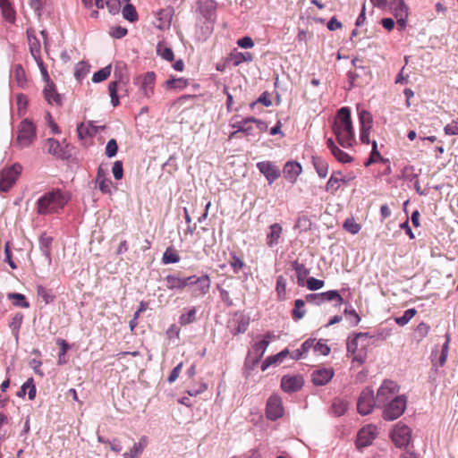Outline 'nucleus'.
Segmentation results:
<instances>
[{
    "label": "nucleus",
    "mask_w": 458,
    "mask_h": 458,
    "mask_svg": "<svg viewBox=\"0 0 458 458\" xmlns=\"http://www.w3.org/2000/svg\"><path fill=\"white\" fill-rule=\"evenodd\" d=\"M333 131L338 143L343 148H351L355 142L354 130L351 120V112L348 107L338 110L333 125Z\"/></svg>",
    "instance_id": "1"
},
{
    "label": "nucleus",
    "mask_w": 458,
    "mask_h": 458,
    "mask_svg": "<svg viewBox=\"0 0 458 458\" xmlns=\"http://www.w3.org/2000/svg\"><path fill=\"white\" fill-rule=\"evenodd\" d=\"M70 199L67 192L53 190L46 192L37 201V213L41 216L57 213Z\"/></svg>",
    "instance_id": "2"
},
{
    "label": "nucleus",
    "mask_w": 458,
    "mask_h": 458,
    "mask_svg": "<svg viewBox=\"0 0 458 458\" xmlns=\"http://www.w3.org/2000/svg\"><path fill=\"white\" fill-rule=\"evenodd\" d=\"M36 136L35 124L30 120L24 119L18 125L17 137L13 145L21 149L28 148L33 143Z\"/></svg>",
    "instance_id": "3"
},
{
    "label": "nucleus",
    "mask_w": 458,
    "mask_h": 458,
    "mask_svg": "<svg viewBox=\"0 0 458 458\" xmlns=\"http://www.w3.org/2000/svg\"><path fill=\"white\" fill-rule=\"evenodd\" d=\"M406 398L403 395L395 396L384 406L383 417L386 420H394L405 411Z\"/></svg>",
    "instance_id": "4"
},
{
    "label": "nucleus",
    "mask_w": 458,
    "mask_h": 458,
    "mask_svg": "<svg viewBox=\"0 0 458 458\" xmlns=\"http://www.w3.org/2000/svg\"><path fill=\"white\" fill-rule=\"evenodd\" d=\"M21 165L13 164L12 166L0 171V191H7L15 183L21 173Z\"/></svg>",
    "instance_id": "5"
},
{
    "label": "nucleus",
    "mask_w": 458,
    "mask_h": 458,
    "mask_svg": "<svg viewBox=\"0 0 458 458\" xmlns=\"http://www.w3.org/2000/svg\"><path fill=\"white\" fill-rule=\"evenodd\" d=\"M399 387L397 384L392 380H385L377 390V406L385 405L387 402L398 395Z\"/></svg>",
    "instance_id": "6"
},
{
    "label": "nucleus",
    "mask_w": 458,
    "mask_h": 458,
    "mask_svg": "<svg viewBox=\"0 0 458 458\" xmlns=\"http://www.w3.org/2000/svg\"><path fill=\"white\" fill-rule=\"evenodd\" d=\"M375 405H377V403L374 392L369 387H366L362 390L357 401L358 412L363 416L368 415L372 411Z\"/></svg>",
    "instance_id": "7"
},
{
    "label": "nucleus",
    "mask_w": 458,
    "mask_h": 458,
    "mask_svg": "<svg viewBox=\"0 0 458 458\" xmlns=\"http://www.w3.org/2000/svg\"><path fill=\"white\" fill-rule=\"evenodd\" d=\"M266 414L270 420H276L283 416L284 408L282 399L278 394H272L267 403Z\"/></svg>",
    "instance_id": "8"
},
{
    "label": "nucleus",
    "mask_w": 458,
    "mask_h": 458,
    "mask_svg": "<svg viewBox=\"0 0 458 458\" xmlns=\"http://www.w3.org/2000/svg\"><path fill=\"white\" fill-rule=\"evenodd\" d=\"M391 437L396 446L405 447L411 440V429L406 425L397 424L392 431Z\"/></svg>",
    "instance_id": "9"
},
{
    "label": "nucleus",
    "mask_w": 458,
    "mask_h": 458,
    "mask_svg": "<svg viewBox=\"0 0 458 458\" xmlns=\"http://www.w3.org/2000/svg\"><path fill=\"white\" fill-rule=\"evenodd\" d=\"M257 167L264 174L269 184H272L280 177L279 168L270 161L259 162Z\"/></svg>",
    "instance_id": "10"
},
{
    "label": "nucleus",
    "mask_w": 458,
    "mask_h": 458,
    "mask_svg": "<svg viewBox=\"0 0 458 458\" xmlns=\"http://www.w3.org/2000/svg\"><path fill=\"white\" fill-rule=\"evenodd\" d=\"M272 337V335L270 333H267L266 336L261 339L260 341L254 344L252 346L251 351L249 352L248 358L251 359L253 358V363H258L262 356L264 355L268 344L270 338Z\"/></svg>",
    "instance_id": "11"
},
{
    "label": "nucleus",
    "mask_w": 458,
    "mask_h": 458,
    "mask_svg": "<svg viewBox=\"0 0 458 458\" xmlns=\"http://www.w3.org/2000/svg\"><path fill=\"white\" fill-rule=\"evenodd\" d=\"M377 434V428L376 426L368 425L366 427H363L358 432V437H357L358 446L365 447V446L369 445L372 443V441L375 439Z\"/></svg>",
    "instance_id": "12"
},
{
    "label": "nucleus",
    "mask_w": 458,
    "mask_h": 458,
    "mask_svg": "<svg viewBox=\"0 0 458 458\" xmlns=\"http://www.w3.org/2000/svg\"><path fill=\"white\" fill-rule=\"evenodd\" d=\"M195 278V276H188V277H179L175 275H168L164 278V282L165 287L168 290H182L189 284H191V280Z\"/></svg>",
    "instance_id": "13"
},
{
    "label": "nucleus",
    "mask_w": 458,
    "mask_h": 458,
    "mask_svg": "<svg viewBox=\"0 0 458 458\" xmlns=\"http://www.w3.org/2000/svg\"><path fill=\"white\" fill-rule=\"evenodd\" d=\"M191 284H196V287L192 291V296L199 297L207 294L210 289V278L207 275H203L199 277L195 276V278L191 280Z\"/></svg>",
    "instance_id": "14"
},
{
    "label": "nucleus",
    "mask_w": 458,
    "mask_h": 458,
    "mask_svg": "<svg viewBox=\"0 0 458 458\" xmlns=\"http://www.w3.org/2000/svg\"><path fill=\"white\" fill-rule=\"evenodd\" d=\"M283 233V227L280 224L275 223L268 227L266 236V244L269 248L278 245Z\"/></svg>",
    "instance_id": "15"
},
{
    "label": "nucleus",
    "mask_w": 458,
    "mask_h": 458,
    "mask_svg": "<svg viewBox=\"0 0 458 458\" xmlns=\"http://www.w3.org/2000/svg\"><path fill=\"white\" fill-rule=\"evenodd\" d=\"M334 376V370L331 368H322L313 371L311 377L316 386H324L327 384Z\"/></svg>",
    "instance_id": "16"
},
{
    "label": "nucleus",
    "mask_w": 458,
    "mask_h": 458,
    "mask_svg": "<svg viewBox=\"0 0 458 458\" xmlns=\"http://www.w3.org/2000/svg\"><path fill=\"white\" fill-rule=\"evenodd\" d=\"M249 321L242 314H235L233 318L229 321L228 327L233 335L244 333L247 330Z\"/></svg>",
    "instance_id": "17"
},
{
    "label": "nucleus",
    "mask_w": 458,
    "mask_h": 458,
    "mask_svg": "<svg viewBox=\"0 0 458 458\" xmlns=\"http://www.w3.org/2000/svg\"><path fill=\"white\" fill-rule=\"evenodd\" d=\"M173 8H166L158 11L157 13V19L158 21L157 28L161 30L169 29L173 19Z\"/></svg>",
    "instance_id": "18"
},
{
    "label": "nucleus",
    "mask_w": 458,
    "mask_h": 458,
    "mask_svg": "<svg viewBox=\"0 0 458 458\" xmlns=\"http://www.w3.org/2000/svg\"><path fill=\"white\" fill-rule=\"evenodd\" d=\"M284 176L290 182H294L301 173V166L299 163L289 161L284 166Z\"/></svg>",
    "instance_id": "19"
},
{
    "label": "nucleus",
    "mask_w": 458,
    "mask_h": 458,
    "mask_svg": "<svg viewBox=\"0 0 458 458\" xmlns=\"http://www.w3.org/2000/svg\"><path fill=\"white\" fill-rule=\"evenodd\" d=\"M251 121H254V117H248L241 121H234L231 123V126L237 129V131L243 132L247 136H254V125H252Z\"/></svg>",
    "instance_id": "20"
},
{
    "label": "nucleus",
    "mask_w": 458,
    "mask_h": 458,
    "mask_svg": "<svg viewBox=\"0 0 458 458\" xmlns=\"http://www.w3.org/2000/svg\"><path fill=\"white\" fill-rule=\"evenodd\" d=\"M302 386L301 377H283L281 380V387L284 392L291 393L299 390Z\"/></svg>",
    "instance_id": "21"
},
{
    "label": "nucleus",
    "mask_w": 458,
    "mask_h": 458,
    "mask_svg": "<svg viewBox=\"0 0 458 458\" xmlns=\"http://www.w3.org/2000/svg\"><path fill=\"white\" fill-rule=\"evenodd\" d=\"M43 94H44L45 99L49 104H55L56 106L62 105V97L60 94H58L56 92L55 85L52 81L46 83V86L43 90Z\"/></svg>",
    "instance_id": "22"
},
{
    "label": "nucleus",
    "mask_w": 458,
    "mask_h": 458,
    "mask_svg": "<svg viewBox=\"0 0 458 458\" xmlns=\"http://www.w3.org/2000/svg\"><path fill=\"white\" fill-rule=\"evenodd\" d=\"M52 242H53V238L45 233H42L39 237V250L48 265L51 263Z\"/></svg>",
    "instance_id": "23"
},
{
    "label": "nucleus",
    "mask_w": 458,
    "mask_h": 458,
    "mask_svg": "<svg viewBox=\"0 0 458 458\" xmlns=\"http://www.w3.org/2000/svg\"><path fill=\"white\" fill-rule=\"evenodd\" d=\"M156 75L153 72H147L141 82V90L146 98H150L153 94Z\"/></svg>",
    "instance_id": "24"
},
{
    "label": "nucleus",
    "mask_w": 458,
    "mask_h": 458,
    "mask_svg": "<svg viewBox=\"0 0 458 458\" xmlns=\"http://www.w3.org/2000/svg\"><path fill=\"white\" fill-rule=\"evenodd\" d=\"M147 444V437L145 436L141 437L140 441L135 443L130 451L123 454V458H138L143 453Z\"/></svg>",
    "instance_id": "25"
},
{
    "label": "nucleus",
    "mask_w": 458,
    "mask_h": 458,
    "mask_svg": "<svg viewBox=\"0 0 458 458\" xmlns=\"http://www.w3.org/2000/svg\"><path fill=\"white\" fill-rule=\"evenodd\" d=\"M28 41H29V47L30 52L34 58L35 61H40L41 55H40V43L39 40L37 38L36 36L32 35V33L28 30Z\"/></svg>",
    "instance_id": "26"
},
{
    "label": "nucleus",
    "mask_w": 458,
    "mask_h": 458,
    "mask_svg": "<svg viewBox=\"0 0 458 458\" xmlns=\"http://www.w3.org/2000/svg\"><path fill=\"white\" fill-rule=\"evenodd\" d=\"M341 174L340 172L338 173H334L331 177L329 178V180L327 181V186H326V190L327 191H331V192H335L336 191L340 185H341V182H347L350 181V178H347L345 176H337Z\"/></svg>",
    "instance_id": "27"
},
{
    "label": "nucleus",
    "mask_w": 458,
    "mask_h": 458,
    "mask_svg": "<svg viewBox=\"0 0 458 458\" xmlns=\"http://www.w3.org/2000/svg\"><path fill=\"white\" fill-rule=\"evenodd\" d=\"M292 267L296 272L298 284L300 286H304L306 284L305 278L310 274V270L297 260L293 262Z\"/></svg>",
    "instance_id": "28"
},
{
    "label": "nucleus",
    "mask_w": 458,
    "mask_h": 458,
    "mask_svg": "<svg viewBox=\"0 0 458 458\" xmlns=\"http://www.w3.org/2000/svg\"><path fill=\"white\" fill-rule=\"evenodd\" d=\"M28 393V397L30 400H33L36 396V387L33 384V379H28L18 391L17 395L19 397H22Z\"/></svg>",
    "instance_id": "29"
},
{
    "label": "nucleus",
    "mask_w": 458,
    "mask_h": 458,
    "mask_svg": "<svg viewBox=\"0 0 458 458\" xmlns=\"http://www.w3.org/2000/svg\"><path fill=\"white\" fill-rule=\"evenodd\" d=\"M367 337H369L368 333H357L354 335L353 338H349L347 342V352L355 354L357 352H359V340Z\"/></svg>",
    "instance_id": "30"
},
{
    "label": "nucleus",
    "mask_w": 458,
    "mask_h": 458,
    "mask_svg": "<svg viewBox=\"0 0 458 458\" xmlns=\"http://www.w3.org/2000/svg\"><path fill=\"white\" fill-rule=\"evenodd\" d=\"M47 146V151L50 154L56 156L58 157H61V158L64 157V149L62 148L58 140H56L55 139H48Z\"/></svg>",
    "instance_id": "31"
},
{
    "label": "nucleus",
    "mask_w": 458,
    "mask_h": 458,
    "mask_svg": "<svg viewBox=\"0 0 458 458\" xmlns=\"http://www.w3.org/2000/svg\"><path fill=\"white\" fill-rule=\"evenodd\" d=\"M288 352H289L288 350L284 349L282 352H280L279 353H277L276 355L270 356V357L267 358L261 366L262 370H266L271 364L282 362V360H284V358L286 357Z\"/></svg>",
    "instance_id": "32"
},
{
    "label": "nucleus",
    "mask_w": 458,
    "mask_h": 458,
    "mask_svg": "<svg viewBox=\"0 0 458 458\" xmlns=\"http://www.w3.org/2000/svg\"><path fill=\"white\" fill-rule=\"evenodd\" d=\"M390 8L394 15V17H397V15L401 14H408V7L404 4L403 0H393L390 3Z\"/></svg>",
    "instance_id": "33"
},
{
    "label": "nucleus",
    "mask_w": 458,
    "mask_h": 458,
    "mask_svg": "<svg viewBox=\"0 0 458 458\" xmlns=\"http://www.w3.org/2000/svg\"><path fill=\"white\" fill-rule=\"evenodd\" d=\"M22 320H23V315L21 313H17L12 318V321L9 324V327L16 340H18V338H19V330L22 324Z\"/></svg>",
    "instance_id": "34"
},
{
    "label": "nucleus",
    "mask_w": 458,
    "mask_h": 458,
    "mask_svg": "<svg viewBox=\"0 0 458 458\" xmlns=\"http://www.w3.org/2000/svg\"><path fill=\"white\" fill-rule=\"evenodd\" d=\"M0 7L2 10L3 16L10 22L14 21L15 15L13 8L8 0H0Z\"/></svg>",
    "instance_id": "35"
},
{
    "label": "nucleus",
    "mask_w": 458,
    "mask_h": 458,
    "mask_svg": "<svg viewBox=\"0 0 458 458\" xmlns=\"http://www.w3.org/2000/svg\"><path fill=\"white\" fill-rule=\"evenodd\" d=\"M90 66L85 62H79L74 68V76L77 81H81L89 72Z\"/></svg>",
    "instance_id": "36"
},
{
    "label": "nucleus",
    "mask_w": 458,
    "mask_h": 458,
    "mask_svg": "<svg viewBox=\"0 0 458 458\" xmlns=\"http://www.w3.org/2000/svg\"><path fill=\"white\" fill-rule=\"evenodd\" d=\"M196 313L197 310L196 308L192 307L190 310H188L186 312H183L180 318H179V323L182 326L189 325L195 321L196 319Z\"/></svg>",
    "instance_id": "37"
},
{
    "label": "nucleus",
    "mask_w": 458,
    "mask_h": 458,
    "mask_svg": "<svg viewBox=\"0 0 458 458\" xmlns=\"http://www.w3.org/2000/svg\"><path fill=\"white\" fill-rule=\"evenodd\" d=\"M320 296H321V299H322V302L336 301H337V305L339 306L344 301L342 296L335 290H331V291H327V292H325V293H320Z\"/></svg>",
    "instance_id": "38"
},
{
    "label": "nucleus",
    "mask_w": 458,
    "mask_h": 458,
    "mask_svg": "<svg viewBox=\"0 0 458 458\" xmlns=\"http://www.w3.org/2000/svg\"><path fill=\"white\" fill-rule=\"evenodd\" d=\"M359 119L360 123V129L370 130L372 126V115L369 111L361 110L359 112Z\"/></svg>",
    "instance_id": "39"
},
{
    "label": "nucleus",
    "mask_w": 458,
    "mask_h": 458,
    "mask_svg": "<svg viewBox=\"0 0 458 458\" xmlns=\"http://www.w3.org/2000/svg\"><path fill=\"white\" fill-rule=\"evenodd\" d=\"M179 261L180 256L177 254V252L172 248H167L163 254L162 262L164 264H172L177 263Z\"/></svg>",
    "instance_id": "40"
},
{
    "label": "nucleus",
    "mask_w": 458,
    "mask_h": 458,
    "mask_svg": "<svg viewBox=\"0 0 458 458\" xmlns=\"http://www.w3.org/2000/svg\"><path fill=\"white\" fill-rule=\"evenodd\" d=\"M232 60L233 62V65L234 66H238L242 63L251 62L253 60V55L250 52H245V53L238 52V53H235V54H233L232 55Z\"/></svg>",
    "instance_id": "41"
},
{
    "label": "nucleus",
    "mask_w": 458,
    "mask_h": 458,
    "mask_svg": "<svg viewBox=\"0 0 458 458\" xmlns=\"http://www.w3.org/2000/svg\"><path fill=\"white\" fill-rule=\"evenodd\" d=\"M157 53L158 55H160L163 59L166 61H172L174 60V52L170 47H167L163 44L162 42H159L157 45Z\"/></svg>",
    "instance_id": "42"
},
{
    "label": "nucleus",
    "mask_w": 458,
    "mask_h": 458,
    "mask_svg": "<svg viewBox=\"0 0 458 458\" xmlns=\"http://www.w3.org/2000/svg\"><path fill=\"white\" fill-rule=\"evenodd\" d=\"M13 78L16 81L17 84L21 88H23L25 86V84H26L25 71L21 64H16L14 66Z\"/></svg>",
    "instance_id": "43"
},
{
    "label": "nucleus",
    "mask_w": 458,
    "mask_h": 458,
    "mask_svg": "<svg viewBox=\"0 0 458 458\" xmlns=\"http://www.w3.org/2000/svg\"><path fill=\"white\" fill-rule=\"evenodd\" d=\"M111 74V65H107L97 72H95L92 76V81L95 83L101 82L106 80Z\"/></svg>",
    "instance_id": "44"
},
{
    "label": "nucleus",
    "mask_w": 458,
    "mask_h": 458,
    "mask_svg": "<svg viewBox=\"0 0 458 458\" xmlns=\"http://www.w3.org/2000/svg\"><path fill=\"white\" fill-rule=\"evenodd\" d=\"M122 13H123V18L131 22H134L138 20V14H137L136 9L131 4H126L123 7Z\"/></svg>",
    "instance_id": "45"
},
{
    "label": "nucleus",
    "mask_w": 458,
    "mask_h": 458,
    "mask_svg": "<svg viewBox=\"0 0 458 458\" xmlns=\"http://www.w3.org/2000/svg\"><path fill=\"white\" fill-rule=\"evenodd\" d=\"M305 301L301 299H298L294 301V309L293 310V317L299 320L305 315V310L303 309Z\"/></svg>",
    "instance_id": "46"
},
{
    "label": "nucleus",
    "mask_w": 458,
    "mask_h": 458,
    "mask_svg": "<svg viewBox=\"0 0 458 458\" xmlns=\"http://www.w3.org/2000/svg\"><path fill=\"white\" fill-rule=\"evenodd\" d=\"M313 163L318 174L320 177L325 178L328 172V165L319 158L314 159Z\"/></svg>",
    "instance_id": "47"
},
{
    "label": "nucleus",
    "mask_w": 458,
    "mask_h": 458,
    "mask_svg": "<svg viewBox=\"0 0 458 458\" xmlns=\"http://www.w3.org/2000/svg\"><path fill=\"white\" fill-rule=\"evenodd\" d=\"M187 85V81L183 78H172L165 81V86L169 89H183Z\"/></svg>",
    "instance_id": "48"
},
{
    "label": "nucleus",
    "mask_w": 458,
    "mask_h": 458,
    "mask_svg": "<svg viewBox=\"0 0 458 458\" xmlns=\"http://www.w3.org/2000/svg\"><path fill=\"white\" fill-rule=\"evenodd\" d=\"M415 314H416L415 309H409L404 311L403 316L395 318V322L399 326L403 327V326L408 324V322L415 316Z\"/></svg>",
    "instance_id": "49"
},
{
    "label": "nucleus",
    "mask_w": 458,
    "mask_h": 458,
    "mask_svg": "<svg viewBox=\"0 0 458 458\" xmlns=\"http://www.w3.org/2000/svg\"><path fill=\"white\" fill-rule=\"evenodd\" d=\"M57 344L60 346V351L58 353V363L64 364L67 361L65 359V354L69 349V345L64 339H58Z\"/></svg>",
    "instance_id": "50"
},
{
    "label": "nucleus",
    "mask_w": 458,
    "mask_h": 458,
    "mask_svg": "<svg viewBox=\"0 0 458 458\" xmlns=\"http://www.w3.org/2000/svg\"><path fill=\"white\" fill-rule=\"evenodd\" d=\"M16 103L18 106V114L24 115L28 106V98L23 94H18L16 96Z\"/></svg>",
    "instance_id": "51"
},
{
    "label": "nucleus",
    "mask_w": 458,
    "mask_h": 458,
    "mask_svg": "<svg viewBox=\"0 0 458 458\" xmlns=\"http://www.w3.org/2000/svg\"><path fill=\"white\" fill-rule=\"evenodd\" d=\"M97 182H98L99 190L103 193H110L111 192V181L108 179L104 178L99 174L97 177Z\"/></svg>",
    "instance_id": "52"
},
{
    "label": "nucleus",
    "mask_w": 458,
    "mask_h": 458,
    "mask_svg": "<svg viewBox=\"0 0 458 458\" xmlns=\"http://www.w3.org/2000/svg\"><path fill=\"white\" fill-rule=\"evenodd\" d=\"M108 91L111 97V103L113 106H116L119 105V98L117 95V81H113L109 83Z\"/></svg>",
    "instance_id": "53"
},
{
    "label": "nucleus",
    "mask_w": 458,
    "mask_h": 458,
    "mask_svg": "<svg viewBox=\"0 0 458 458\" xmlns=\"http://www.w3.org/2000/svg\"><path fill=\"white\" fill-rule=\"evenodd\" d=\"M325 284L323 280L317 279L315 277H310L306 281V286L310 291H317L321 289Z\"/></svg>",
    "instance_id": "54"
},
{
    "label": "nucleus",
    "mask_w": 458,
    "mask_h": 458,
    "mask_svg": "<svg viewBox=\"0 0 458 458\" xmlns=\"http://www.w3.org/2000/svg\"><path fill=\"white\" fill-rule=\"evenodd\" d=\"M344 228L352 234H356L360 232V225L353 219H346L344 224Z\"/></svg>",
    "instance_id": "55"
},
{
    "label": "nucleus",
    "mask_w": 458,
    "mask_h": 458,
    "mask_svg": "<svg viewBox=\"0 0 458 458\" xmlns=\"http://www.w3.org/2000/svg\"><path fill=\"white\" fill-rule=\"evenodd\" d=\"M332 155L341 163H350L352 162V158L351 156H349L347 153L337 148L335 149V151L332 153Z\"/></svg>",
    "instance_id": "56"
},
{
    "label": "nucleus",
    "mask_w": 458,
    "mask_h": 458,
    "mask_svg": "<svg viewBox=\"0 0 458 458\" xmlns=\"http://www.w3.org/2000/svg\"><path fill=\"white\" fill-rule=\"evenodd\" d=\"M118 150V145L114 139H111L107 141L106 146V155L108 157H113L116 155Z\"/></svg>",
    "instance_id": "57"
},
{
    "label": "nucleus",
    "mask_w": 458,
    "mask_h": 458,
    "mask_svg": "<svg viewBox=\"0 0 458 458\" xmlns=\"http://www.w3.org/2000/svg\"><path fill=\"white\" fill-rule=\"evenodd\" d=\"M9 299L15 300L13 304L22 308H28L29 303L25 301V296L21 293H10L8 295Z\"/></svg>",
    "instance_id": "58"
},
{
    "label": "nucleus",
    "mask_w": 458,
    "mask_h": 458,
    "mask_svg": "<svg viewBox=\"0 0 458 458\" xmlns=\"http://www.w3.org/2000/svg\"><path fill=\"white\" fill-rule=\"evenodd\" d=\"M90 130H91L90 124H86V123H81L77 127L78 137L81 140L85 139L86 137H88L89 135L91 134Z\"/></svg>",
    "instance_id": "59"
},
{
    "label": "nucleus",
    "mask_w": 458,
    "mask_h": 458,
    "mask_svg": "<svg viewBox=\"0 0 458 458\" xmlns=\"http://www.w3.org/2000/svg\"><path fill=\"white\" fill-rule=\"evenodd\" d=\"M344 313H345V315H346V317H347V318L350 321V324L352 326H357L359 324V322L360 321V318L357 314L355 310H353V309H351V310L345 309Z\"/></svg>",
    "instance_id": "60"
},
{
    "label": "nucleus",
    "mask_w": 458,
    "mask_h": 458,
    "mask_svg": "<svg viewBox=\"0 0 458 458\" xmlns=\"http://www.w3.org/2000/svg\"><path fill=\"white\" fill-rule=\"evenodd\" d=\"M347 410V403L343 401H337L333 403V411L335 415L341 416Z\"/></svg>",
    "instance_id": "61"
},
{
    "label": "nucleus",
    "mask_w": 458,
    "mask_h": 458,
    "mask_svg": "<svg viewBox=\"0 0 458 458\" xmlns=\"http://www.w3.org/2000/svg\"><path fill=\"white\" fill-rule=\"evenodd\" d=\"M112 172H113L114 177L116 180H120L123 178V164L121 161H115L114 163Z\"/></svg>",
    "instance_id": "62"
},
{
    "label": "nucleus",
    "mask_w": 458,
    "mask_h": 458,
    "mask_svg": "<svg viewBox=\"0 0 458 458\" xmlns=\"http://www.w3.org/2000/svg\"><path fill=\"white\" fill-rule=\"evenodd\" d=\"M106 5L110 13L115 14L120 10V2L119 0H106Z\"/></svg>",
    "instance_id": "63"
},
{
    "label": "nucleus",
    "mask_w": 458,
    "mask_h": 458,
    "mask_svg": "<svg viewBox=\"0 0 458 458\" xmlns=\"http://www.w3.org/2000/svg\"><path fill=\"white\" fill-rule=\"evenodd\" d=\"M237 45L242 48H251L254 47V42L250 37H243L237 41Z\"/></svg>",
    "instance_id": "64"
}]
</instances>
